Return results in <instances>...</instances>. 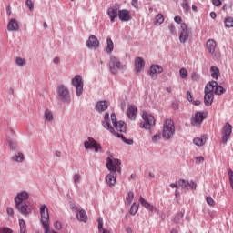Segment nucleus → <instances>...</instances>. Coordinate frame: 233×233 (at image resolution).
Returning <instances> with one entry per match:
<instances>
[{"instance_id":"19","label":"nucleus","mask_w":233,"mask_h":233,"mask_svg":"<svg viewBox=\"0 0 233 233\" xmlns=\"http://www.w3.org/2000/svg\"><path fill=\"white\" fill-rule=\"evenodd\" d=\"M118 19H120L122 22L128 23V21L132 19L130 11H128V9L118 10Z\"/></svg>"},{"instance_id":"61","label":"nucleus","mask_w":233,"mask_h":233,"mask_svg":"<svg viewBox=\"0 0 233 233\" xmlns=\"http://www.w3.org/2000/svg\"><path fill=\"white\" fill-rule=\"evenodd\" d=\"M131 5H132V6H134V8H139L137 0H132Z\"/></svg>"},{"instance_id":"8","label":"nucleus","mask_w":233,"mask_h":233,"mask_svg":"<svg viewBox=\"0 0 233 233\" xmlns=\"http://www.w3.org/2000/svg\"><path fill=\"white\" fill-rule=\"evenodd\" d=\"M84 147L86 150H90L94 148L95 152H99V150H103V146L99 144L94 137H88L87 140L84 141Z\"/></svg>"},{"instance_id":"38","label":"nucleus","mask_w":233,"mask_h":233,"mask_svg":"<svg viewBox=\"0 0 233 233\" xmlns=\"http://www.w3.org/2000/svg\"><path fill=\"white\" fill-rule=\"evenodd\" d=\"M213 92H215L217 96H221V94H225V92H227V89L218 85L217 87H215V90H213Z\"/></svg>"},{"instance_id":"23","label":"nucleus","mask_w":233,"mask_h":233,"mask_svg":"<svg viewBox=\"0 0 233 233\" xmlns=\"http://www.w3.org/2000/svg\"><path fill=\"white\" fill-rule=\"evenodd\" d=\"M204 119H207V116L205 115V113L201 112V111H198L195 114L194 123H195V125H197V127H199V125H201V123H203Z\"/></svg>"},{"instance_id":"5","label":"nucleus","mask_w":233,"mask_h":233,"mask_svg":"<svg viewBox=\"0 0 233 233\" xmlns=\"http://www.w3.org/2000/svg\"><path fill=\"white\" fill-rule=\"evenodd\" d=\"M57 96L61 99L62 103L70 105L72 99L70 98V91L65 85H60L57 87Z\"/></svg>"},{"instance_id":"63","label":"nucleus","mask_w":233,"mask_h":233,"mask_svg":"<svg viewBox=\"0 0 233 233\" xmlns=\"http://www.w3.org/2000/svg\"><path fill=\"white\" fill-rule=\"evenodd\" d=\"M211 19H216V17H218V15L216 14V12L212 11L210 14H209Z\"/></svg>"},{"instance_id":"45","label":"nucleus","mask_w":233,"mask_h":233,"mask_svg":"<svg viewBox=\"0 0 233 233\" xmlns=\"http://www.w3.org/2000/svg\"><path fill=\"white\" fill-rule=\"evenodd\" d=\"M171 108L173 110H179V100H174L171 104Z\"/></svg>"},{"instance_id":"4","label":"nucleus","mask_w":233,"mask_h":233,"mask_svg":"<svg viewBox=\"0 0 233 233\" xmlns=\"http://www.w3.org/2000/svg\"><path fill=\"white\" fill-rule=\"evenodd\" d=\"M106 163V167L109 172L121 175V160L118 158L107 157Z\"/></svg>"},{"instance_id":"52","label":"nucleus","mask_w":233,"mask_h":233,"mask_svg":"<svg viewBox=\"0 0 233 233\" xmlns=\"http://www.w3.org/2000/svg\"><path fill=\"white\" fill-rule=\"evenodd\" d=\"M174 21H175V23H177V25H183V23H182L183 19L179 15L175 16Z\"/></svg>"},{"instance_id":"2","label":"nucleus","mask_w":233,"mask_h":233,"mask_svg":"<svg viewBox=\"0 0 233 233\" xmlns=\"http://www.w3.org/2000/svg\"><path fill=\"white\" fill-rule=\"evenodd\" d=\"M176 134V126L174 120L167 118L165 120L162 130V137L167 141H170Z\"/></svg>"},{"instance_id":"34","label":"nucleus","mask_w":233,"mask_h":233,"mask_svg":"<svg viewBox=\"0 0 233 233\" xmlns=\"http://www.w3.org/2000/svg\"><path fill=\"white\" fill-rule=\"evenodd\" d=\"M44 119L46 121H54V115L52 114V111L50 109H46L44 113Z\"/></svg>"},{"instance_id":"15","label":"nucleus","mask_w":233,"mask_h":233,"mask_svg":"<svg viewBox=\"0 0 233 233\" xmlns=\"http://www.w3.org/2000/svg\"><path fill=\"white\" fill-rule=\"evenodd\" d=\"M110 102L108 100H100L96 102L95 108L96 112H105L106 110H108Z\"/></svg>"},{"instance_id":"7","label":"nucleus","mask_w":233,"mask_h":233,"mask_svg":"<svg viewBox=\"0 0 233 233\" xmlns=\"http://www.w3.org/2000/svg\"><path fill=\"white\" fill-rule=\"evenodd\" d=\"M142 118L144 119V123H140V128H145V130H150L154 125H156V118L154 116L148 115L147 113L142 114Z\"/></svg>"},{"instance_id":"6","label":"nucleus","mask_w":233,"mask_h":233,"mask_svg":"<svg viewBox=\"0 0 233 233\" xmlns=\"http://www.w3.org/2000/svg\"><path fill=\"white\" fill-rule=\"evenodd\" d=\"M110 117H111L113 127H115L116 130L117 132L126 134L127 123H125V121L123 120L117 121V116H116V113H111Z\"/></svg>"},{"instance_id":"16","label":"nucleus","mask_w":233,"mask_h":233,"mask_svg":"<svg viewBox=\"0 0 233 233\" xmlns=\"http://www.w3.org/2000/svg\"><path fill=\"white\" fill-rule=\"evenodd\" d=\"M117 8H119V5L117 4H115V8L109 7L107 9V15L111 23H115L116 17L119 16V12H117Z\"/></svg>"},{"instance_id":"24","label":"nucleus","mask_w":233,"mask_h":233,"mask_svg":"<svg viewBox=\"0 0 233 233\" xmlns=\"http://www.w3.org/2000/svg\"><path fill=\"white\" fill-rule=\"evenodd\" d=\"M7 30L8 32H17V30H19V24L16 19L12 18L9 20L7 24Z\"/></svg>"},{"instance_id":"31","label":"nucleus","mask_w":233,"mask_h":233,"mask_svg":"<svg viewBox=\"0 0 233 233\" xmlns=\"http://www.w3.org/2000/svg\"><path fill=\"white\" fill-rule=\"evenodd\" d=\"M211 70V77H213V79H219V68H218V66H212L210 67Z\"/></svg>"},{"instance_id":"10","label":"nucleus","mask_w":233,"mask_h":233,"mask_svg":"<svg viewBox=\"0 0 233 233\" xmlns=\"http://www.w3.org/2000/svg\"><path fill=\"white\" fill-rule=\"evenodd\" d=\"M71 83L73 86L76 87V94L77 97L81 96L83 94V77L81 75H76L75 77L72 78Z\"/></svg>"},{"instance_id":"29","label":"nucleus","mask_w":233,"mask_h":233,"mask_svg":"<svg viewBox=\"0 0 233 233\" xmlns=\"http://www.w3.org/2000/svg\"><path fill=\"white\" fill-rule=\"evenodd\" d=\"M178 185H179V187H181V188L184 192H188V190H190V182H188V180L180 178L178 180Z\"/></svg>"},{"instance_id":"17","label":"nucleus","mask_w":233,"mask_h":233,"mask_svg":"<svg viewBox=\"0 0 233 233\" xmlns=\"http://www.w3.org/2000/svg\"><path fill=\"white\" fill-rule=\"evenodd\" d=\"M163 67L159 65H151L149 69V75L152 79H157V74H162Z\"/></svg>"},{"instance_id":"22","label":"nucleus","mask_w":233,"mask_h":233,"mask_svg":"<svg viewBox=\"0 0 233 233\" xmlns=\"http://www.w3.org/2000/svg\"><path fill=\"white\" fill-rule=\"evenodd\" d=\"M143 68H145V60L142 57L137 56L135 59V72L139 74Z\"/></svg>"},{"instance_id":"62","label":"nucleus","mask_w":233,"mask_h":233,"mask_svg":"<svg viewBox=\"0 0 233 233\" xmlns=\"http://www.w3.org/2000/svg\"><path fill=\"white\" fill-rule=\"evenodd\" d=\"M192 105H194L195 106H199V105H201V101L200 100H193L191 102Z\"/></svg>"},{"instance_id":"54","label":"nucleus","mask_w":233,"mask_h":233,"mask_svg":"<svg viewBox=\"0 0 233 233\" xmlns=\"http://www.w3.org/2000/svg\"><path fill=\"white\" fill-rule=\"evenodd\" d=\"M197 187H198V184L194 180H191L189 182V188L191 190H196Z\"/></svg>"},{"instance_id":"60","label":"nucleus","mask_w":233,"mask_h":233,"mask_svg":"<svg viewBox=\"0 0 233 233\" xmlns=\"http://www.w3.org/2000/svg\"><path fill=\"white\" fill-rule=\"evenodd\" d=\"M6 212L8 214V216L14 217V208H7Z\"/></svg>"},{"instance_id":"37","label":"nucleus","mask_w":233,"mask_h":233,"mask_svg":"<svg viewBox=\"0 0 233 233\" xmlns=\"http://www.w3.org/2000/svg\"><path fill=\"white\" fill-rule=\"evenodd\" d=\"M132 201H134V192L129 191L126 197V205H132Z\"/></svg>"},{"instance_id":"46","label":"nucleus","mask_w":233,"mask_h":233,"mask_svg":"<svg viewBox=\"0 0 233 233\" xmlns=\"http://www.w3.org/2000/svg\"><path fill=\"white\" fill-rule=\"evenodd\" d=\"M161 140V133H157L152 137L153 143H157Z\"/></svg>"},{"instance_id":"18","label":"nucleus","mask_w":233,"mask_h":233,"mask_svg":"<svg viewBox=\"0 0 233 233\" xmlns=\"http://www.w3.org/2000/svg\"><path fill=\"white\" fill-rule=\"evenodd\" d=\"M87 48H99L100 43L96 35H91L86 43Z\"/></svg>"},{"instance_id":"28","label":"nucleus","mask_w":233,"mask_h":233,"mask_svg":"<svg viewBox=\"0 0 233 233\" xmlns=\"http://www.w3.org/2000/svg\"><path fill=\"white\" fill-rule=\"evenodd\" d=\"M114 52V41H112V38L107 37L106 39V46L105 48L106 54H112Z\"/></svg>"},{"instance_id":"49","label":"nucleus","mask_w":233,"mask_h":233,"mask_svg":"<svg viewBox=\"0 0 233 233\" xmlns=\"http://www.w3.org/2000/svg\"><path fill=\"white\" fill-rule=\"evenodd\" d=\"M74 185H77L79 181H81V175L79 174H75L73 177Z\"/></svg>"},{"instance_id":"56","label":"nucleus","mask_w":233,"mask_h":233,"mask_svg":"<svg viewBox=\"0 0 233 233\" xmlns=\"http://www.w3.org/2000/svg\"><path fill=\"white\" fill-rule=\"evenodd\" d=\"M168 29H169V32H171V34H172L173 35H176V26H174L172 24H170V25H168Z\"/></svg>"},{"instance_id":"55","label":"nucleus","mask_w":233,"mask_h":233,"mask_svg":"<svg viewBox=\"0 0 233 233\" xmlns=\"http://www.w3.org/2000/svg\"><path fill=\"white\" fill-rule=\"evenodd\" d=\"M70 208L73 212H79V208H77L74 203H70Z\"/></svg>"},{"instance_id":"43","label":"nucleus","mask_w":233,"mask_h":233,"mask_svg":"<svg viewBox=\"0 0 233 233\" xmlns=\"http://www.w3.org/2000/svg\"><path fill=\"white\" fill-rule=\"evenodd\" d=\"M179 75H180V77H181L182 79H187V76H188V72L187 71V69L181 68V69L179 70Z\"/></svg>"},{"instance_id":"11","label":"nucleus","mask_w":233,"mask_h":233,"mask_svg":"<svg viewBox=\"0 0 233 233\" xmlns=\"http://www.w3.org/2000/svg\"><path fill=\"white\" fill-rule=\"evenodd\" d=\"M230 136H232V125L227 122L225 126L222 127V143L223 145L227 144L228 139H230Z\"/></svg>"},{"instance_id":"53","label":"nucleus","mask_w":233,"mask_h":233,"mask_svg":"<svg viewBox=\"0 0 233 233\" xmlns=\"http://www.w3.org/2000/svg\"><path fill=\"white\" fill-rule=\"evenodd\" d=\"M199 74H198V73H196V72H193L192 74H191V79H192V81H198V80H199Z\"/></svg>"},{"instance_id":"35","label":"nucleus","mask_w":233,"mask_h":233,"mask_svg":"<svg viewBox=\"0 0 233 233\" xmlns=\"http://www.w3.org/2000/svg\"><path fill=\"white\" fill-rule=\"evenodd\" d=\"M12 160L16 163H23L25 161V155L23 153H18L12 157Z\"/></svg>"},{"instance_id":"51","label":"nucleus","mask_w":233,"mask_h":233,"mask_svg":"<svg viewBox=\"0 0 233 233\" xmlns=\"http://www.w3.org/2000/svg\"><path fill=\"white\" fill-rule=\"evenodd\" d=\"M213 6L219 7L223 5V0H211Z\"/></svg>"},{"instance_id":"27","label":"nucleus","mask_w":233,"mask_h":233,"mask_svg":"<svg viewBox=\"0 0 233 233\" xmlns=\"http://www.w3.org/2000/svg\"><path fill=\"white\" fill-rule=\"evenodd\" d=\"M112 134H113V136H115V137L120 138L123 141V143H125L126 145H134V140L125 137V136L123 134L117 133L116 131Z\"/></svg>"},{"instance_id":"13","label":"nucleus","mask_w":233,"mask_h":233,"mask_svg":"<svg viewBox=\"0 0 233 233\" xmlns=\"http://www.w3.org/2000/svg\"><path fill=\"white\" fill-rule=\"evenodd\" d=\"M204 94V104L206 106H211L214 103V93L208 89V85H206Z\"/></svg>"},{"instance_id":"50","label":"nucleus","mask_w":233,"mask_h":233,"mask_svg":"<svg viewBox=\"0 0 233 233\" xmlns=\"http://www.w3.org/2000/svg\"><path fill=\"white\" fill-rule=\"evenodd\" d=\"M54 228L55 230H61V228H63V224H61L60 221H56L54 223Z\"/></svg>"},{"instance_id":"44","label":"nucleus","mask_w":233,"mask_h":233,"mask_svg":"<svg viewBox=\"0 0 233 233\" xmlns=\"http://www.w3.org/2000/svg\"><path fill=\"white\" fill-rule=\"evenodd\" d=\"M181 6L186 12H190V5H188V2L187 0H183Z\"/></svg>"},{"instance_id":"36","label":"nucleus","mask_w":233,"mask_h":233,"mask_svg":"<svg viewBox=\"0 0 233 233\" xmlns=\"http://www.w3.org/2000/svg\"><path fill=\"white\" fill-rule=\"evenodd\" d=\"M224 24L226 28H233V18L232 16H227L224 19Z\"/></svg>"},{"instance_id":"32","label":"nucleus","mask_w":233,"mask_h":233,"mask_svg":"<svg viewBox=\"0 0 233 233\" xmlns=\"http://www.w3.org/2000/svg\"><path fill=\"white\" fill-rule=\"evenodd\" d=\"M165 23V16H163V14L159 13L155 17V25L156 26H159Z\"/></svg>"},{"instance_id":"25","label":"nucleus","mask_w":233,"mask_h":233,"mask_svg":"<svg viewBox=\"0 0 233 233\" xmlns=\"http://www.w3.org/2000/svg\"><path fill=\"white\" fill-rule=\"evenodd\" d=\"M139 203L149 212H154V210L155 212H157V209L154 208V206L148 203V201H147L143 197L139 198Z\"/></svg>"},{"instance_id":"21","label":"nucleus","mask_w":233,"mask_h":233,"mask_svg":"<svg viewBox=\"0 0 233 233\" xmlns=\"http://www.w3.org/2000/svg\"><path fill=\"white\" fill-rule=\"evenodd\" d=\"M216 41L214 39H208L206 42V48L208 52V54H211V56H214V54H216Z\"/></svg>"},{"instance_id":"39","label":"nucleus","mask_w":233,"mask_h":233,"mask_svg":"<svg viewBox=\"0 0 233 233\" xmlns=\"http://www.w3.org/2000/svg\"><path fill=\"white\" fill-rule=\"evenodd\" d=\"M183 212H178L176 214L175 218H174V222L177 225L179 223H181V221H183Z\"/></svg>"},{"instance_id":"58","label":"nucleus","mask_w":233,"mask_h":233,"mask_svg":"<svg viewBox=\"0 0 233 233\" xmlns=\"http://www.w3.org/2000/svg\"><path fill=\"white\" fill-rule=\"evenodd\" d=\"M203 161H205V157H196V164L199 165V163H203Z\"/></svg>"},{"instance_id":"42","label":"nucleus","mask_w":233,"mask_h":233,"mask_svg":"<svg viewBox=\"0 0 233 233\" xmlns=\"http://www.w3.org/2000/svg\"><path fill=\"white\" fill-rule=\"evenodd\" d=\"M15 63L17 66H25V65H26V60H25V58L16 57Z\"/></svg>"},{"instance_id":"47","label":"nucleus","mask_w":233,"mask_h":233,"mask_svg":"<svg viewBox=\"0 0 233 233\" xmlns=\"http://www.w3.org/2000/svg\"><path fill=\"white\" fill-rule=\"evenodd\" d=\"M206 201L208 205H210V207H214L216 205V201H214V198H212V197H207Z\"/></svg>"},{"instance_id":"64","label":"nucleus","mask_w":233,"mask_h":233,"mask_svg":"<svg viewBox=\"0 0 233 233\" xmlns=\"http://www.w3.org/2000/svg\"><path fill=\"white\" fill-rule=\"evenodd\" d=\"M125 230H126L127 233H133L132 228H130V227H126Z\"/></svg>"},{"instance_id":"40","label":"nucleus","mask_w":233,"mask_h":233,"mask_svg":"<svg viewBox=\"0 0 233 233\" xmlns=\"http://www.w3.org/2000/svg\"><path fill=\"white\" fill-rule=\"evenodd\" d=\"M206 85H208V90H211V92H213V93H214V90L216 89V87L218 86V82L215 80H212Z\"/></svg>"},{"instance_id":"20","label":"nucleus","mask_w":233,"mask_h":233,"mask_svg":"<svg viewBox=\"0 0 233 233\" xmlns=\"http://www.w3.org/2000/svg\"><path fill=\"white\" fill-rule=\"evenodd\" d=\"M117 176H119V174L117 173H109L106 175V183L108 185V187H114V185H116V181L117 179Z\"/></svg>"},{"instance_id":"33","label":"nucleus","mask_w":233,"mask_h":233,"mask_svg":"<svg viewBox=\"0 0 233 233\" xmlns=\"http://www.w3.org/2000/svg\"><path fill=\"white\" fill-rule=\"evenodd\" d=\"M137 210H139V203L135 202L130 207L129 214L131 216H136V214H137Z\"/></svg>"},{"instance_id":"48","label":"nucleus","mask_w":233,"mask_h":233,"mask_svg":"<svg viewBox=\"0 0 233 233\" xmlns=\"http://www.w3.org/2000/svg\"><path fill=\"white\" fill-rule=\"evenodd\" d=\"M25 5L28 6L30 12H34V2L32 0H26Z\"/></svg>"},{"instance_id":"9","label":"nucleus","mask_w":233,"mask_h":233,"mask_svg":"<svg viewBox=\"0 0 233 233\" xmlns=\"http://www.w3.org/2000/svg\"><path fill=\"white\" fill-rule=\"evenodd\" d=\"M41 223L43 228L50 226V214L48 213V207L43 204L40 207Z\"/></svg>"},{"instance_id":"3","label":"nucleus","mask_w":233,"mask_h":233,"mask_svg":"<svg viewBox=\"0 0 233 233\" xmlns=\"http://www.w3.org/2000/svg\"><path fill=\"white\" fill-rule=\"evenodd\" d=\"M109 70L113 76H116L119 70H127V65H123L118 57L111 56L109 59Z\"/></svg>"},{"instance_id":"57","label":"nucleus","mask_w":233,"mask_h":233,"mask_svg":"<svg viewBox=\"0 0 233 233\" xmlns=\"http://www.w3.org/2000/svg\"><path fill=\"white\" fill-rule=\"evenodd\" d=\"M187 99L189 101V103H192L194 101L192 97V93L190 91H187Z\"/></svg>"},{"instance_id":"41","label":"nucleus","mask_w":233,"mask_h":233,"mask_svg":"<svg viewBox=\"0 0 233 233\" xmlns=\"http://www.w3.org/2000/svg\"><path fill=\"white\" fill-rule=\"evenodd\" d=\"M193 143L197 147H203V145H205V143H207V141H205L203 138L196 137L193 139Z\"/></svg>"},{"instance_id":"26","label":"nucleus","mask_w":233,"mask_h":233,"mask_svg":"<svg viewBox=\"0 0 233 233\" xmlns=\"http://www.w3.org/2000/svg\"><path fill=\"white\" fill-rule=\"evenodd\" d=\"M76 219L82 223H86V221H88L86 211H85V209H78V211H76Z\"/></svg>"},{"instance_id":"30","label":"nucleus","mask_w":233,"mask_h":233,"mask_svg":"<svg viewBox=\"0 0 233 233\" xmlns=\"http://www.w3.org/2000/svg\"><path fill=\"white\" fill-rule=\"evenodd\" d=\"M137 113V107L136 106H130L127 109V116L129 119H136V114Z\"/></svg>"},{"instance_id":"1","label":"nucleus","mask_w":233,"mask_h":233,"mask_svg":"<svg viewBox=\"0 0 233 233\" xmlns=\"http://www.w3.org/2000/svg\"><path fill=\"white\" fill-rule=\"evenodd\" d=\"M30 198V195L26 191L17 193L15 198V208L22 214V216H28L32 214V208H30V201H26Z\"/></svg>"},{"instance_id":"59","label":"nucleus","mask_w":233,"mask_h":233,"mask_svg":"<svg viewBox=\"0 0 233 233\" xmlns=\"http://www.w3.org/2000/svg\"><path fill=\"white\" fill-rule=\"evenodd\" d=\"M0 233H12V229H10L9 228H3L2 229H0Z\"/></svg>"},{"instance_id":"14","label":"nucleus","mask_w":233,"mask_h":233,"mask_svg":"<svg viewBox=\"0 0 233 233\" xmlns=\"http://www.w3.org/2000/svg\"><path fill=\"white\" fill-rule=\"evenodd\" d=\"M101 124H102V127L104 128H106V130L110 131L111 134H114L116 132V130L114 129L112 125H110V114L109 113L105 114L104 120L101 122Z\"/></svg>"},{"instance_id":"12","label":"nucleus","mask_w":233,"mask_h":233,"mask_svg":"<svg viewBox=\"0 0 233 233\" xmlns=\"http://www.w3.org/2000/svg\"><path fill=\"white\" fill-rule=\"evenodd\" d=\"M180 35H179V41L180 43H187L188 41V37H190V31H188V25L185 23H182L180 25Z\"/></svg>"}]
</instances>
